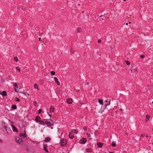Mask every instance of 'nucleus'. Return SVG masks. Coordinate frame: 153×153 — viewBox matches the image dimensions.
<instances>
[{
	"instance_id": "nucleus-52",
	"label": "nucleus",
	"mask_w": 153,
	"mask_h": 153,
	"mask_svg": "<svg viewBox=\"0 0 153 153\" xmlns=\"http://www.w3.org/2000/svg\"><path fill=\"white\" fill-rule=\"evenodd\" d=\"M124 1H125L126 0H124Z\"/></svg>"
},
{
	"instance_id": "nucleus-28",
	"label": "nucleus",
	"mask_w": 153,
	"mask_h": 153,
	"mask_svg": "<svg viewBox=\"0 0 153 153\" xmlns=\"http://www.w3.org/2000/svg\"><path fill=\"white\" fill-rule=\"evenodd\" d=\"M77 31L79 32H80L81 31V29L79 28H78L77 29Z\"/></svg>"
},
{
	"instance_id": "nucleus-42",
	"label": "nucleus",
	"mask_w": 153,
	"mask_h": 153,
	"mask_svg": "<svg viewBox=\"0 0 153 153\" xmlns=\"http://www.w3.org/2000/svg\"><path fill=\"white\" fill-rule=\"evenodd\" d=\"M128 23H126V25H128Z\"/></svg>"
},
{
	"instance_id": "nucleus-15",
	"label": "nucleus",
	"mask_w": 153,
	"mask_h": 153,
	"mask_svg": "<svg viewBox=\"0 0 153 153\" xmlns=\"http://www.w3.org/2000/svg\"><path fill=\"white\" fill-rule=\"evenodd\" d=\"M39 124L41 125L45 126V122H44V121L41 120L39 122Z\"/></svg>"
},
{
	"instance_id": "nucleus-47",
	"label": "nucleus",
	"mask_w": 153,
	"mask_h": 153,
	"mask_svg": "<svg viewBox=\"0 0 153 153\" xmlns=\"http://www.w3.org/2000/svg\"><path fill=\"white\" fill-rule=\"evenodd\" d=\"M35 104H36V102H35Z\"/></svg>"
},
{
	"instance_id": "nucleus-46",
	"label": "nucleus",
	"mask_w": 153,
	"mask_h": 153,
	"mask_svg": "<svg viewBox=\"0 0 153 153\" xmlns=\"http://www.w3.org/2000/svg\"><path fill=\"white\" fill-rule=\"evenodd\" d=\"M146 137H148V135H146Z\"/></svg>"
},
{
	"instance_id": "nucleus-44",
	"label": "nucleus",
	"mask_w": 153,
	"mask_h": 153,
	"mask_svg": "<svg viewBox=\"0 0 153 153\" xmlns=\"http://www.w3.org/2000/svg\"><path fill=\"white\" fill-rule=\"evenodd\" d=\"M51 129H53V127H51Z\"/></svg>"
},
{
	"instance_id": "nucleus-30",
	"label": "nucleus",
	"mask_w": 153,
	"mask_h": 153,
	"mask_svg": "<svg viewBox=\"0 0 153 153\" xmlns=\"http://www.w3.org/2000/svg\"><path fill=\"white\" fill-rule=\"evenodd\" d=\"M16 69L19 72H20V68L18 67H16Z\"/></svg>"
},
{
	"instance_id": "nucleus-8",
	"label": "nucleus",
	"mask_w": 153,
	"mask_h": 153,
	"mask_svg": "<svg viewBox=\"0 0 153 153\" xmlns=\"http://www.w3.org/2000/svg\"><path fill=\"white\" fill-rule=\"evenodd\" d=\"M54 81H55V82L57 83V84L58 85H60V83L59 82V81H58V79L56 77H54Z\"/></svg>"
},
{
	"instance_id": "nucleus-51",
	"label": "nucleus",
	"mask_w": 153,
	"mask_h": 153,
	"mask_svg": "<svg viewBox=\"0 0 153 153\" xmlns=\"http://www.w3.org/2000/svg\"><path fill=\"white\" fill-rule=\"evenodd\" d=\"M152 130L153 131V128L152 129Z\"/></svg>"
},
{
	"instance_id": "nucleus-20",
	"label": "nucleus",
	"mask_w": 153,
	"mask_h": 153,
	"mask_svg": "<svg viewBox=\"0 0 153 153\" xmlns=\"http://www.w3.org/2000/svg\"><path fill=\"white\" fill-rule=\"evenodd\" d=\"M98 102L100 104V105H102L103 103V100H100L99 99L98 100Z\"/></svg>"
},
{
	"instance_id": "nucleus-53",
	"label": "nucleus",
	"mask_w": 153,
	"mask_h": 153,
	"mask_svg": "<svg viewBox=\"0 0 153 153\" xmlns=\"http://www.w3.org/2000/svg\"><path fill=\"white\" fill-rule=\"evenodd\" d=\"M112 153H113V152H112Z\"/></svg>"
},
{
	"instance_id": "nucleus-48",
	"label": "nucleus",
	"mask_w": 153,
	"mask_h": 153,
	"mask_svg": "<svg viewBox=\"0 0 153 153\" xmlns=\"http://www.w3.org/2000/svg\"><path fill=\"white\" fill-rule=\"evenodd\" d=\"M35 104H36V102H35Z\"/></svg>"
},
{
	"instance_id": "nucleus-4",
	"label": "nucleus",
	"mask_w": 153,
	"mask_h": 153,
	"mask_svg": "<svg viewBox=\"0 0 153 153\" xmlns=\"http://www.w3.org/2000/svg\"><path fill=\"white\" fill-rule=\"evenodd\" d=\"M111 102V99L110 98H108L104 102V103L105 104V107H106L107 105H109L110 104Z\"/></svg>"
},
{
	"instance_id": "nucleus-54",
	"label": "nucleus",
	"mask_w": 153,
	"mask_h": 153,
	"mask_svg": "<svg viewBox=\"0 0 153 153\" xmlns=\"http://www.w3.org/2000/svg\"><path fill=\"white\" fill-rule=\"evenodd\" d=\"M0 93H1V92H0Z\"/></svg>"
},
{
	"instance_id": "nucleus-41",
	"label": "nucleus",
	"mask_w": 153,
	"mask_h": 153,
	"mask_svg": "<svg viewBox=\"0 0 153 153\" xmlns=\"http://www.w3.org/2000/svg\"><path fill=\"white\" fill-rule=\"evenodd\" d=\"M41 37H39V41H40L41 40Z\"/></svg>"
},
{
	"instance_id": "nucleus-36",
	"label": "nucleus",
	"mask_w": 153,
	"mask_h": 153,
	"mask_svg": "<svg viewBox=\"0 0 153 153\" xmlns=\"http://www.w3.org/2000/svg\"><path fill=\"white\" fill-rule=\"evenodd\" d=\"M14 86L15 87H16V88H17L18 87V86H17V83H15V84H14Z\"/></svg>"
},
{
	"instance_id": "nucleus-5",
	"label": "nucleus",
	"mask_w": 153,
	"mask_h": 153,
	"mask_svg": "<svg viewBox=\"0 0 153 153\" xmlns=\"http://www.w3.org/2000/svg\"><path fill=\"white\" fill-rule=\"evenodd\" d=\"M86 140L85 138H82L81 139L79 142V143L82 144H85L86 142Z\"/></svg>"
},
{
	"instance_id": "nucleus-16",
	"label": "nucleus",
	"mask_w": 153,
	"mask_h": 153,
	"mask_svg": "<svg viewBox=\"0 0 153 153\" xmlns=\"http://www.w3.org/2000/svg\"><path fill=\"white\" fill-rule=\"evenodd\" d=\"M51 140V138L49 137H46L45 139V141L46 142L49 141Z\"/></svg>"
},
{
	"instance_id": "nucleus-21",
	"label": "nucleus",
	"mask_w": 153,
	"mask_h": 153,
	"mask_svg": "<svg viewBox=\"0 0 153 153\" xmlns=\"http://www.w3.org/2000/svg\"><path fill=\"white\" fill-rule=\"evenodd\" d=\"M12 108L14 110H15L17 108V106L15 105H13L12 106Z\"/></svg>"
},
{
	"instance_id": "nucleus-24",
	"label": "nucleus",
	"mask_w": 153,
	"mask_h": 153,
	"mask_svg": "<svg viewBox=\"0 0 153 153\" xmlns=\"http://www.w3.org/2000/svg\"><path fill=\"white\" fill-rule=\"evenodd\" d=\"M111 145L113 147L115 146H116V143L114 141H113L111 143Z\"/></svg>"
},
{
	"instance_id": "nucleus-35",
	"label": "nucleus",
	"mask_w": 153,
	"mask_h": 153,
	"mask_svg": "<svg viewBox=\"0 0 153 153\" xmlns=\"http://www.w3.org/2000/svg\"><path fill=\"white\" fill-rule=\"evenodd\" d=\"M146 121H147L148 120H149V116L148 117L147 116H146Z\"/></svg>"
},
{
	"instance_id": "nucleus-14",
	"label": "nucleus",
	"mask_w": 153,
	"mask_h": 153,
	"mask_svg": "<svg viewBox=\"0 0 153 153\" xmlns=\"http://www.w3.org/2000/svg\"><path fill=\"white\" fill-rule=\"evenodd\" d=\"M67 102L69 104H71L73 102V100L72 99L68 98L67 100Z\"/></svg>"
},
{
	"instance_id": "nucleus-9",
	"label": "nucleus",
	"mask_w": 153,
	"mask_h": 153,
	"mask_svg": "<svg viewBox=\"0 0 153 153\" xmlns=\"http://www.w3.org/2000/svg\"><path fill=\"white\" fill-rule=\"evenodd\" d=\"M54 108L52 106H51L50 107V110H49V111L51 114H52V113L54 112Z\"/></svg>"
},
{
	"instance_id": "nucleus-33",
	"label": "nucleus",
	"mask_w": 153,
	"mask_h": 153,
	"mask_svg": "<svg viewBox=\"0 0 153 153\" xmlns=\"http://www.w3.org/2000/svg\"><path fill=\"white\" fill-rule=\"evenodd\" d=\"M144 55H142L140 56V57L141 58H144Z\"/></svg>"
},
{
	"instance_id": "nucleus-13",
	"label": "nucleus",
	"mask_w": 153,
	"mask_h": 153,
	"mask_svg": "<svg viewBox=\"0 0 153 153\" xmlns=\"http://www.w3.org/2000/svg\"><path fill=\"white\" fill-rule=\"evenodd\" d=\"M40 118L39 117L36 116V117L35 118V120L36 122H39L40 121H41L40 120Z\"/></svg>"
},
{
	"instance_id": "nucleus-19",
	"label": "nucleus",
	"mask_w": 153,
	"mask_h": 153,
	"mask_svg": "<svg viewBox=\"0 0 153 153\" xmlns=\"http://www.w3.org/2000/svg\"><path fill=\"white\" fill-rule=\"evenodd\" d=\"M34 87L35 89H37V90H39V88H38V86L36 84H34Z\"/></svg>"
},
{
	"instance_id": "nucleus-6",
	"label": "nucleus",
	"mask_w": 153,
	"mask_h": 153,
	"mask_svg": "<svg viewBox=\"0 0 153 153\" xmlns=\"http://www.w3.org/2000/svg\"><path fill=\"white\" fill-rule=\"evenodd\" d=\"M19 135L20 137L23 138H25V137H26V134L25 132L24 134L22 133H20Z\"/></svg>"
},
{
	"instance_id": "nucleus-31",
	"label": "nucleus",
	"mask_w": 153,
	"mask_h": 153,
	"mask_svg": "<svg viewBox=\"0 0 153 153\" xmlns=\"http://www.w3.org/2000/svg\"><path fill=\"white\" fill-rule=\"evenodd\" d=\"M42 112V110L41 109H39L38 111V113L39 114H40Z\"/></svg>"
},
{
	"instance_id": "nucleus-45",
	"label": "nucleus",
	"mask_w": 153,
	"mask_h": 153,
	"mask_svg": "<svg viewBox=\"0 0 153 153\" xmlns=\"http://www.w3.org/2000/svg\"><path fill=\"white\" fill-rule=\"evenodd\" d=\"M131 22H129V23H129V24H131Z\"/></svg>"
},
{
	"instance_id": "nucleus-25",
	"label": "nucleus",
	"mask_w": 153,
	"mask_h": 153,
	"mask_svg": "<svg viewBox=\"0 0 153 153\" xmlns=\"http://www.w3.org/2000/svg\"><path fill=\"white\" fill-rule=\"evenodd\" d=\"M14 59L16 62H17L18 60V59L16 56H15L14 57Z\"/></svg>"
},
{
	"instance_id": "nucleus-32",
	"label": "nucleus",
	"mask_w": 153,
	"mask_h": 153,
	"mask_svg": "<svg viewBox=\"0 0 153 153\" xmlns=\"http://www.w3.org/2000/svg\"><path fill=\"white\" fill-rule=\"evenodd\" d=\"M126 62L127 65H128L130 64V62L128 61H126Z\"/></svg>"
},
{
	"instance_id": "nucleus-10",
	"label": "nucleus",
	"mask_w": 153,
	"mask_h": 153,
	"mask_svg": "<svg viewBox=\"0 0 153 153\" xmlns=\"http://www.w3.org/2000/svg\"><path fill=\"white\" fill-rule=\"evenodd\" d=\"M11 126L12 127V129L13 131L17 132H18V130L17 128L13 125H12Z\"/></svg>"
},
{
	"instance_id": "nucleus-49",
	"label": "nucleus",
	"mask_w": 153,
	"mask_h": 153,
	"mask_svg": "<svg viewBox=\"0 0 153 153\" xmlns=\"http://www.w3.org/2000/svg\"><path fill=\"white\" fill-rule=\"evenodd\" d=\"M152 103L153 104V101L152 102Z\"/></svg>"
},
{
	"instance_id": "nucleus-38",
	"label": "nucleus",
	"mask_w": 153,
	"mask_h": 153,
	"mask_svg": "<svg viewBox=\"0 0 153 153\" xmlns=\"http://www.w3.org/2000/svg\"><path fill=\"white\" fill-rule=\"evenodd\" d=\"M47 114H48V116H49V117H51V115L50 114H49V113H48V112H47Z\"/></svg>"
},
{
	"instance_id": "nucleus-40",
	"label": "nucleus",
	"mask_w": 153,
	"mask_h": 153,
	"mask_svg": "<svg viewBox=\"0 0 153 153\" xmlns=\"http://www.w3.org/2000/svg\"><path fill=\"white\" fill-rule=\"evenodd\" d=\"M98 43H100L101 42V40L100 39H99L98 40Z\"/></svg>"
},
{
	"instance_id": "nucleus-2",
	"label": "nucleus",
	"mask_w": 153,
	"mask_h": 153,
	"mask_svg": "<svg viewBox=\"0 0 153 153\" xmlns=\"http://www.w3.org/2000/svg\"><path fill=\"white\" fill-rule=\"evenodd\" d=\"M60 143L62 146H64L66 144L67 140L66 139H62L60 141Z\"/></svg>"
},
{
	"instance_id": "nucleus-1",
	"label": "nucleus",
	"mask_w": 153,
	"mask_h": 153,
	"mask_svg": "<svg viewBox=\"0 0 153 153\" xmlns=\"http://www.w3.org/2000/svg\"><path fill=\"white\" fill-rule=\"evenodd\" d=\"M44 120L45 121V124L48 126H51L53 125V121L50 119H45Z\"/></svg>"
},
{
	"instance_id": "nucleus-37",
	"label": "nucleus",
	"mask_w": 153,
	"mask_h": 153,
	"mask_svg": "<svg viewBox=\"0 0 153 153\" xmlns=\"http://www.w3.org/2000/svg\"><path fill=\"white\" fill-rule=\"evenodd\" d=\"M84 130L86 131L87 130V128L86 127H84L83 128Z\"/></svg>"
},
{
	"instance_id": "nucleus-26",
	"label": "nucleus",
	"mask_w": 153,
	"mask_h": 153,
	"mask_svg": "<svg viewBox=\"0 0 153 153\" xmlns=\"http://www.w3.org/2000/svg\"><path fill=\"white\" fill-rule=\"evenodd\" d=\"M51 74L52 75H54L55 74V73L54 71H51Z\"/></svg>"
},
{
	"instance_id": "nucleus-22",
	"label": "nucleus",
	"mask_w": 153,
	"mask_h": 153,
	"mask_svg": "<svg viewBox=\"0 0 153 153\" xmlns=\"http://www.w3.org/2000/svg\"><path fill=\"white\" fill-rule=\"evenodd\" d=\"M44 150L46 152H48V149H47V147L45 146H44Z\"/></svg>"
},
{
	"instance_id": "nucleus-29",
	"label": "nucleus",
	"mask_w": 153,
	"mask_h": 153,
	"mask_svg": "<svg viewBox=\"0 0 153 153\" xmlns=\"http://www.w3.org/2000/svg\"><path fill=\"white\" fill-rule=\"evenodd\" d=\"M100 17L102 18L101 20H103L104 18V16L103 15H101L100 16Z\"/></svg>"
},
{
	"instance_id": "nucleus-12",
	"label": "nucleus",
	"mask_w": 153,
	"mask_h": 153,
	"mask_svg": "<svg viewBox=\"0 0 153 153\" xmlns=\"http://www.w3.org/2000/svg\"><path fill=\"white\" fill-rule=\"evenodd\" d=\"M0 94L3 96H4L7 95V93L5 91H3L2 92L0 93Z\"/></svg>"
},
{
	"instance_id": "nucleus-50",
	"label": "nucleus",
	"mask_w": 153,
	"mask_h": 153,
	"mask_svg": "<svg viewBox=\"0 0 153 153\" xmlns=\"http://www.w3.org/2000/svg\"><path fill=\"white\" fill-rule=\"evenodd\" d=\"M132 70H131V71L132 72Z\"/></svg>"
},
{
	"instance_id": "nucleus-23",
	"label": "nucleus",
	"mask_w": 153,
	"mask_h": 153,
	"mask_svg": "<svg viewBox=\"0 0 153 153\" xmlns=\"http://www.w3.org/2000/svg\"><path fill=\"white\" fill-rule=\"evenodd\" d=\"M86 151L87 152H91L92 150L91 149H86Z\"/></svg>"
},
{
	"instance_id": "nucleus-11",
	"label": "nucleus",
	"mask_w": 153,
	"mask_h": 153,
	"mask_svg": "<svg viewBox=\"0 0 153 153\" xmlns=\"http://www.w3.org/2000/svg\"><path fill=\"white\" fill-rule=\"evenodd\" d=\"M69 137L70 138H73L74 137V134L71 132H70L69 134Z\"/></svg>"
},
{
	"instance_id": "nucleus-27",
	"label": "nucleus",
	"mask_w": 153,
	"mask_h": 153,
	"mask_svg": "<svg viewBox=\"0 0 153 153\" xmlns=\"http://www.w3.org/2000/svg\"><path fill=\"white\" fill-rule=\"evenodd\" d=\"M15 100L16 101H20V100L18 98H16L15 99Z\"/></svg>"
},
{
	"instance_id": "nucleus-39",
	"label": "nucleus",
	"mask_w": 153,
	"mask_h": 153,
	"mask_svg": "<svg viewBox=\"0 0 153 153\" xmlns=\"http://www.w3.org/2000/svg\"><path fill=\"white\" fill-rule=\"evenodd\" d=\"M145 136V134H143L141 135V137H144Z\"/></svg>"
},
{
	"instance_id": "nucleus-17",
	"label": "nucleus",
	"mask_w": 153,
	"mask_h": 153,
	"mask_svg": "<svg viewBox=\"0 0 153 153\" xmlns=\"http://www.w3.org/2000/svg\"><path fill=\"white\" fill-rule=\"evenodd\" d=\"M72 132V133L73 134V133H75V134H77V133H78V131H77V130H75V129H73L72 130H71V131Z\"/></svg>"
},
{
	"instance_id": "nucleus-18",
	"label": "nucleus",
	"mask_w": 153,
	"mask_h": 153,
	"mask_svg": "<svg viewBox=\"0 0 153 153\" xmlns=\"http://www.w3.org/2000/svg\"><path fill=\"white\" fill-rule=\"evenodd\" d=\"M97 146L99 148L101 147L102 146V144L101 143H98L97 144Z\"/></svg>"
},
{
	"instance_id": "nucleus-7",
	"label": "nucleus",
	"mask_w": 153,
	"mask_h": 153,
	"mask_svg": "<svg viewBox=\"0 0 153 153\" xmlns=\"http://www.w3.org/2000/svg\"><path fill=\"white\" fill-rule=\"evenodd\" d=\"M4 130H6L7 131V132L8 134L10 133H11V130L9 128H8V129H7V127L5 126V127H4Z\"/></svg>"
},
{
	"instance_id": "nucleus-43",
	"label": "nucleus",
	"mask_w": 153,
	"mask_h": 153,
	"mask_svg": "<svg viewBox=\"0 0 153 153\" xmlns=\"http://www.w3.org/2000/svg\"><path fill=\"white\" fill-rule=\"evenodd\" d=\"M15 91H16V92H17V91H16V88H15Z\"/></svg>"
},
{
	"instance_id": "nucleus-34",
	"label": "nucleus",
	"mask_w": 153,
	"mask_h": 153,
	"mask_svg": "<svg viewBox=\"0 0 153 153\" xmlns=\"http://www.w3.org/2000/svg\"><path fill=\"white\" fill-rule=\"evenodd\" d=\"M86 135H87V137H91V136L90 134H88V133H86Z\"/></svg>"
},
{
	"instance_id": "nucleus-3",
	"label": "nucleus",
	"mask_w": 153,
	"mask_h": 153,
	"mask_svg": "<svg viewBox=\"0 0 153 153\" xmlns=\"http://www.w3.org/2000/svg\"><path fill=\"white\" fill-rule=\"evenodd\" d=\"M16 141L20 144H22L23 143V141L22 139L19 137H16Z\"/></svg>"
}]
</instances>
